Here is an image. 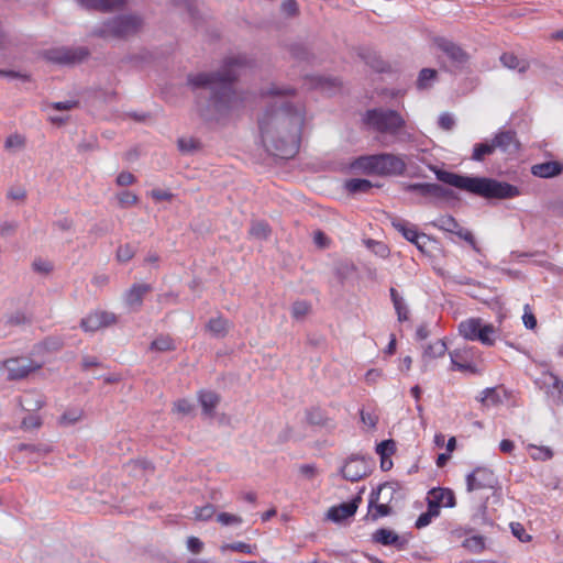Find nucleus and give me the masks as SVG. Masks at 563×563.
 <instances>
[{
    "mask_svg": "<svg viewBox=\"0 0 563 563\" xmlns=\"http://www.w3.org/2000/svg\"><path fill=\"white\" fill-rule=\"evenodd\" d=\"M136 253V247L130 243L120 245L117 250V260L121 263L131 261Z\"/></svg>",
    "mask_w": 563,
    "mask_h": 563,
    "instance_id": "nucleus-40",
    "label": "nucleus"
},
{
    "mask_svg": "<svg viewBox=\"0 0 563 563\" xmlns=\"http://www.w3.org/2000/svg\"><path fill=\"white\" fill-rule=\"evenodd\" d=\"M368 467L364 459L352 456L341 468L342 476L351 482H357L366 476Z\"/></svg>",
    "mask_w": 563,
    "mask_h": 563,
    "instance_id": "nucleus-16",
    "label": "nucleus"
},
{
    "mask_svg": "<svg viewBox=\"0 0 563 563\" xmlns=\"http://www.w3.org/2000/svg\"><path fill=\"white\" fill-rule=\"evenodd\" d=\"M31 322V316L24 310H15L4 317V325L9 328L24 325Z\"/></svg>",
    "mask_w": 563,
    "mask_h": 563,
    "instance_id": "nucleus-31",
    "label": "nucleus"
},
{
    "mask_svg": "<svg viewBox=\"0 0 563 563\" xmlns=\"http://www.w3.org/2000/svg\"><path fill=\"white\" fill-rule=\"evenodd\" d=\"M438 123L442 130L450 131L453 129L455 120L452 114L444 112L439 117Z\"/></svg>",
    "mask_w": 563,
    "mask_h": 563,
    "instance_id": "nucleus-55",
    "label": "nucleus"
},
{
    "mask_svg": "<svg viewBox=\"0 0 563 563\" xmlns=\"http://www.w3.org/2000/svg\"><path fill=\"white\" fill-rule=\"evenodd\" d=\"M410 191L418 192L424 197H437L444 198L448 196L449 191L444 187L438 184H429V183H417L411 184L407 188Z\"/></svg>",
    "mask_w": 563,
    "mask_h": 563,
    "instance_id": "nucleus-22",
    "label": "nucleus"
},
{
    "mask_svg": "<svg viewBox=\"0 0 563 563\" xmlns=\"http://www.w3.org/2000/svg\"><path fill=\"white\" fill-rule=\"evenodd\" d=\"M439 510H434L432 508H430V506H428V509L426 512L421 514L417 521H416V528L418 529H421V528H424L427 527L433 518H437L439 516Z\"/></svg>",
    "mask_w": 563,
    "mask_h": 563,
    "instance_id": "nucleus-45",
    "label": "nucleus"
},
{
    "mask_svg": "<svg viewBox=\"0 0 563 563\" xmlns=\"http://www.w3.org/2000/svg\"><path fill=\"white\" fill-rule=\"evenodd\" d=\"M455 234L459 238H461L462 240H464L465 242H467L473 250H475L477 252L479 251L477 247L476 240L471 231L464 229L463 227H460V229L457 230V232H455Z\"/></svg>",
    "mask_w": 563,
    "mask_h": 563,
    "instance_id": "nucleus-52",
    "label": "nucleus"
},
{
    "mask_svg": "<svg viewBox=\"0 0 563 563\" xmlns=\"http://www.w3.org/2000/svg\"><path fill=\"white\" fill-rule=\"evenodd\" d=\"M87 55L88 52L85 48H55L49 49L45 53V57L47 60L60 65H73L79 63Z\"/></svg>",
    "mask_w": 563,
    "mask_h": 563,
    "instance_id": "nucleus-13",
    "label": "nucleus"
},
{
    "mask_svg": "<svg viewBox=\"0 0 563 563\" xmlns=\"http://www.w3.org/2000/svg\"><path fill=\"white\" fill-rule=\"evenodd\" d=\"M495 148H499L506 153H514L519 150V142L514 131H503L493 139Z\"/></svg>",
    "mask_w": 563,
    "mask_h": 563,
    "instance_id": "nucleus-20",
    "label": "nucleus"
},
{
    "mask_svg": "<svg viewBox=\"0 0 563 563\" xmlns=\"http://www.w3.org/2000/svg\"><path fill=\"white\" fill-rule=\"evenodd\" d=\"M364 122L380 133L397 134L405 125L401 115L394 110L372 109L364 115Z\"/></svg>",
    "mask_w": 563,
    "mask_h": 563,
    "instance_id": "nucleus-6",
    "label": "nucleus"
},
{
    "mask_svg": "<svg viewBox=\"0 0 563 563\" xmlns=\"http://www.w3.org/2000/svg\"><path fill=\"white\" fill-rule=\"evenodd\" d=\"M434 172L440 181L486 199H511L521 195L517 186L493 178L463 176L442 169Z\"/></svg>",
    "mask_w": 563,
    "mask_h": 563,
    "instance_id": "nucleus-3",
    "label": "nucleus"
},
{
    "mask_svg": "<svg viewBox=\"0 0 563 563\" xmlns=\"http://www.w3.org/2000/svg\"><path fill=\"white\" fill-rule=\"evenodd\" d=\"M307 420L312 424H321L324 421V417L320 409L312 408L307 412Z\"/></svg>",
    "mask_w": 563,
    "mask_h": 563,
    "instance_id": "nucleus-56",
    "label": "nucleus"
},
{
    "mask_svg": "<svg viewBox=\"0 0 563 563\" xmlns=\"http://www.w3.org/2000/svg\"><path fill=\"white\" fill-rule=\"evenodd\" d=\"M386 488H393L389 483H384L373 490L368 498V509L365 516L367 521H377L380 518L391 515L393 508L388 503H379L380 493Z\"/></svg>",
    "mask_w": 563,
    "mask_h": 563,
    "instance_id": "nucleus-9",
    "label": "nucleus"
},
{
    "mask_svg": "<svg viewBox=\"0 0 563 563\" xmlns=\"http://www.w3.org/2000/svg\"><path fill=\"white\" fill-rule=\"evenodd\" d=\"M250 235L258 240H266L271 235V228L265 221H255L250 228Z\"/></svg>",
    "mask_w": 563,
    "mask_h": 563,
    "instance_id": "nucleus-35",
    "label": "nucleus"
},
{
    "mask_svg": "<svg viewBox=\"0 0 563 563\" xmlns=\"http://www.w3.org/2000/svg\"><path fill=\"white\" fill-rule=\"evenodd\" d=\"M299 472L307 478H313L317 474V468L312 464H303L299 467Z\"/></svg>",
    "mask_w": 563,
    "mask_h": 563,
    "instance_id": "nucleus-63",
    "label": "nucleus"
},
{
    "mask_svg": "<svg viewBox=\"0 0 563 563\" xmlns=\"http://www.w3.org/2000/svg\"><path fill=\"white\" fill-rule=\"evenodd\" d=\"M363 489L349 503H342L338 506H332L327 514L328 519L334 522H341L355 515L358 506L362 503Z\"/></svg>",
    "mask_w": 563,
    "mask_h": 563,
    "instance_id": "nucleus-15",
    "label": "nucleus"
},
{
    "mask_svg": "<svg viewBox=\"0 0 563 563\" xmlns=\"http://www.w3.org/2000/svg\"><path fill=\"white\" fill-rule=\"evenodd\" d=\"M496 483L493 471L486 467H476L466 476V489L468 493L492 489Z\"/></svg>",
    "mask_w": 563,
    "mask_h": 563,
    "instance_id": "nucleus-11",
    "label": "nucleus"
},
{
    "mask_svg": "<svg viewBox=\"0 0 563 563\" xmlns=\"http://www.w3.org/2000/svg\"><path fill=\"white\" fill-rule=\"evenodd\" d=\"M393 227L402 234V236L409 242H416L418 238V230L415 225H411L405 220L396 219L393 222Z\"/></svg>",
    "mask_w": 563,
    "mask_h": 563,
    "instance_id": "nucleus-29",
    "label": "nucleus"
},
{
    "mask_svg": "<svg viewBox=\"0 0 563 563\" xmlns=\"http://www.w3.org/2000/svg\"><path fill=\"white\" fill-rule=\"evenodd\" d=\"M194 512L196 520L207 521L214 516L216 508L212 505H206L202 507H197Z\"/></svg>",
    "mask_w": 563,
    "mask_h": 563,
    "instance_id": "nucleus-46",
    "label": "nucleus"
},
{
    "mask_svg": "<svg viewBox=\"0 0 563 563\" xmlns=\"http://www.w3.org/2000/svg\"><path fill=\"white\" fill-rule=\"evenodd\" d=\"M78 2L86 8L109 11L122 7L124 0H78Z\"/></svg>",
    "mask_w": 563,
    "mask_h": 563,
    "instance_id": "nucleus-26",
    "label": "nucleus"
},
{
    "mask_svg": "<svg viewBox=\"0 0 563 563\" xmlns=\"http://www.w3.org/2000/svg\"><path fill=\"white\" fill-rule=\"evenodd\" d=\"M245 65V57H230L225 59L221 73H201L188 77L192 88H206L211 92L208 106L200 109L201 117L207 121L223 123L243 108L244 97L232 88V84Z\"/></svg>",
    "mask_w": 563,
    "mask_h": 563,
    "instance_id": "nucleus-2",
    "label": "nucleus"
},
{
    "mask_svg": "<svg viewBox=\"0 0 563 563\" xmlns=\"http://www.w3.org/2000/svg\"><path fill=\"white\" fill-rule=\"evenodd\" d=\"M43 404L44 401L42 396L34 391L25 393L20 399V405L26 411L38 410L42 408Z\"/></svg>",
    "mask_w": 563,
    "mask_h": 563,
    "instance_id": "nucleus-28",
    "label": "nucleus"
},
{
    "mask_svg": "<svg viewBox=\"0 0 563 563\" xmlns=\"http://www.w3.org/2000/svg\"><path fill=\"white\" fill-rule=\"evenodd\" d=\"M446 352V344L442 340H438L429 344L424 350V356L429 358L441 357Z\"/></svg>",
    "mask_w": 563,
    "mask_h": 563,
    "instance_id": "nucleus-38",
    "label": "nucleus"
},
{
    "mask_svg": "<svg viewBox=\"0 0 563 563\" xmlns=\"http://www.w3.org/2000/svg\"><path fill=\"white\" fill-rule=\"evenodd\" d=\"M508 398V391L504 386L488 387L481 391L477 400L485 408L498 407Z\"/></svg>",
    "mask_w": 563,
    "mask_h": 563,
    "instance_id": "nucleus-17",
    "label": "nucleus"
},
{
    "mask_svg": "<svg viewBox=\"0 0 563 563\" xmlns=\"http://www.w3.org/2000/svg\"><path fill=\"white\" fill-rule=\"evenodd\" d=\"M150 349L152 351L167 352L176 349L173 339L169 335H159L152 341Z\"/></svg>",
    "mask_w": 563,
    "mask_h": 563,
    "instance_id": "nucleus-33",
    "label": "nucleus"
},
{
    "mask_svg": "<svg viewBox=\"0 0 563 563\" xmlns=\"http://www.w3.org/2000/svg\"><path fill=\"white\" fill-rule=\"evenodd\" d=\"M501 64L509 69H517L519 73H525L529 68L527 60L518 58L512 53H504L500 56Z\"/></svg>",
    "mask_w": 563,
    "mask_h": 563,
    "instance_id": "nucleus-27",
    "label": "nucleus"
},
{
    "mask_svg": "<svg viewBox=\"0 0 563 563\" xmlns=\"http://www.w3.org/2000/svg\"><path fill=\"white\" fill-rule=\"evenodd\" d=\"M510 529L512 534L521 542H530L531 536L527 533L525 527L520 522H511Z\"/></svg>",
    "mask_w": 563,
    "mask_h": 563,
    "instance_id": "nucleus-47",
    "label": "nucleus"
},
{
    "mask_svg": "<svg viewBox=\"0 0 563 563\" xmlns=\"http://www.w3.org/2000/svg\"><path fill=\"white\" fill-rule=\"evenodd\" d=\"M25 144V140L23 136L19 135V134H13V135H10L7 140H5V148H13V147H23Z\"/></svg>",
    "mask_w": 563,
    "mask_h": 563,
    "instance_id": "nucleus-57",
    "label": "nucleus"
},
{
    "mask_svg": "<svg viewBox=\"0 0 563 563\" xmlns=\"http://www.w3.org/2000/svg\"><path fill=\"white\" fill-rule=\"evenodd\" d=\"M464 545L474 551H483L485 548L484 538L482 536H473L464 541Z\"/></svg>",
    "mask_w": 563,
    "mask_h": 563,
    "instance_id": "nucleus-51",
    "label": "nucleus"
},
{
    "mask_svg": "<svg viewBox=\"0 0 563 563\" xmlns=\"http://www.w3.org/2000/svg\"><path fill=\"white\" fill-rule=\"evenodd\" d=\"M187 548L189 551L197 554L201 552L203 543L197 537H189L187 540Z\"/></svg>",
    "mask_w": 563,
    "mask_h": 563,
    "instance_id": "nucleus-60",
    "label": "nucleus"
},
{
    "mask_svg": "<svg viewBox=\"0 0 563 563\" xmlns=\"http://www.w3.org/2000/svg\"><path fill=\"white\" fill-rule=\"evenodd\" d=\"M291 92L290 89L275 87L267 91L265 95L277 100L258 120L263 145L267 152L284 159L292 158L298 153L305 124V108L284 100Z\"/></svg>",
    "mask_w": 563,
    "mask_h": 563,
    "instance_id": "nucleus-1",
    "label": "nucleus"
},
{
    "mask_svg": "<svg viewBox=\"0 0 563 563\" xmlns=\"http://www.w3.org/2000/svg\"><path fill=\"white\" fill-rule=\"evenodd\" d=\"M556 393V400L563 404V383L558 378H554L552 385V394Z\"/></svg>",
    "mask_w": 563,
    "mask_h": 563,
    "instance_id": "nucleus-62",
    "label": "nucleus"
},
{
    "mask_svg": "<svg viewBox=\"0 0 563 563\" xmlns=\"http://www.w3.org/2000/svg\"><path fill=\"white\" fill-rule=\"evenodd\" d=\"M427 501L430 508L439 511L442 507L452 508L456 504L454 492L445 487H437L429 490Z\"/></svg>",
    "mask_w": 563,
    "mask_h": 563,
    "instance_id": "nucleus-14",
    "label": "nucleus"
},
{
    "mask_svg": "<svg viewBox=\"0 0 563 563\" xmlns=\"http://www.w3.org/2000/svg\"><path fill=\"white\" fill-rule=\"evenodd\" d=\"M372 541L385 547H395L397 550L405 549L407 543L405 539L388 528H379L373 532Z\"/></svg>",
    "mask_w": 563,
    "mask_h": 563,
    "instance_id": "nucleus-18",
    "label": "nucleus"
},
{
    "mask_svg": "<svg viewBox=\"0 0 563 563\" xmlns=\"http://www.w3.org/2000/svg\"><path fill=\"white\" fill-rule=\"evenodd\" d=\"M152 290L147 284H134L125 292V303L131 308H140L144 296Z\"/></svg>",
    "mask_w": 563,
    "mask_h": 563,
    "instance_id": "nucleus-23",
    "label": "nucleus"
},
{
    "mask_svg": "<svg viewBox=\"0 0 563 563\" xmlns=\"http://www.w3.org/2000/svg\"><path fill=\"white\" fill-rule=\"evenodd\" d=\"M82 417L81 410H71L63 413L59 418V424L68 426L79 421Z\"/></svg>",
    "mask_w": 563,
    "mask_h": 563,
    "instance_id": "nucleus-49",
    "label": "nucleus"
},
{
    "mask_svg": "<svg viewBox=\"0 0 563 563\" xmlns=\"http://www.w3.org/2000/svg\"><path fill=\"white\" fill-rule=\"evenodd\" d=\"M437 77V70L432 68H423L418 77L417 86L420 89L428 88L430 86V81L434 80Z\"/></svg>",
    "mask_w": 563,
    "mask_h": 563,
    "instance_id": "nucleus-42",
    "label": "nucleus"
},
{
    "mask_svg": "<svg viewBox=\"0 0 563 563\" xmlns=\"http://www.w3.org/2000/svg\"><path fill=\"white\" fill-rule=\"evenodd\" d=\"M396 451V443L394 440H384L376 446V453L379 457L391 456Z\"/></svg>",
    "mask_w": 563,
    "mask_h": 563,
    "instance_id": "nucleus-44",
    "label": "nucleus"
},
{
    "mask_svg": "<svg viewBox=\"0 0 563 563\" xmlns=\"http://www.w3.org/2000/svg\"><path fill=\"white\" fill-rule=\"evenodd\" d=\"M233 551V552H241L246 554H253L256 550L255 544H249L242 541L233 542V543H227L221 547V551Z\"/></svg>",
    "mask_w": 563,
    "mask_h": 563,
    "instance_id": "nucleus-39",
    "label": "nucleus"
},
{
    "mask_svg": "<svg viewBox=\"0 0 563 563\" xmlns=\"http://www.w3.org/2000/svg\"><path fill=\"white\" fill-rule=\"evenodd\" d=\"M150 196H151L155 201H169V200H172V198H173V194H172V192L166 191V190H162V189H153V190L150 192Z\"/></svg>",
    "mask_w": 563,
    "mask_h": 563,
    "instance_id": "nucleus-59",
    "label": "nucleus"
},
{
    "mask_svg": "<svg viewBox=\"0 0 563 563\" xmlns=\"http://www.w3.org/2000/svg\"><path fill=\"white\" fill-rule=\"evenodd\" d=\"M311 310V306L309 302L305 300H298L292 303L291 307V316L294 319H302L306 317Z\"/></svg>",
    "mask_w": 563,
    "mask_h": 563,
    "instance_id": "nucleus-41",
    "label": "nucleus"
},
{
    "mask_svg": "<svg viewBox=\"0 0 563 563\" xmlns=\"http://www.w3.org/2000/svg\"><path fill=\"white\" fill-rule=\"evenodd\" d=\"M372 183L367 179L352 178L345 183V188L350 192H366L372 188Z\"/></svg>",
    "mask_w": 563,
    "mask_h": 563,
    "instance_id": "nucleus-36",
    "label": "nucleus"
},
{
    "mask_svg": "<svg viewBox=\"0 0 563 563\" xmlns=\"http://www.w3.org/2000/svg\"><path fill=\"white\" fill-rule=\"evenodd\" d=\"M450 358L452 371L473 375L481 373L482 352L475 346L457 347L450 352Z\"/></svg>",
    "mask_w": 563,
    "mask_h": 563,
    "instance_id": "nucleus-8",
    "label": "nucleus"
},
{
    "mask_svg": "<svg viewBox=\"0 0 563 563\" xmlns=\"http://www.w3.org/2000/svg\"><path fill=\"white\" fill-rule=\"evenodd\" d=\"M178 146L181 152H192L199 148V142L192 137L180 139L178 141Z\"/></svg>",
    "mask_w": 563,
    "mask_h": 563,
    "instance_id": "nucleus-54",
    "label": "nucleus"
},
{
    "mask_svg": "<svg viewBox=\"0 0 563 563\" xmlns=\"http://www.w3.org/2000/svg\"><path fill=\"white\" fill-rule=\"evenodd\" d=\"M433 225L437 227L439 230L446 231L450 233L455 234L457 230L460 229V223L449 214L439 217L434 222Z\"/></svg>",
    "mask_w": 563,
    "mask_h": 563,
    "instance_id": "nucleus-32",
    "label": "nucleus"
},
{
    "mask_svg": "<svg viewBox=\"0 0 563 563\" xmlns=\"http://www.w3.org/2000/svg\"><path fill=\"white\" fill-rule=\"evenodd\" d=\"M434 43L454 63L463 64L468 58L467 54L459 45L446 38L438 37L434 40Z\"/></svg>",
    "mask_w": 563,
    "mask_h": 563,
    "instance_id": "nucleus-19",
    "label": "nucleus"
},
{
    "mask_svg": "<svg viewBox=\"0 0 563 563\" xmlns=\"http://www.w3.org/2000/svg\"><path fill=\"white\" fill-rule=\"evenodd\" d=\"M496 148L493 141L490 143H477L474 145L472 159L481 162L485 158V156L493 154Z\"/></svg>",
    "mask_w": 563,
    "mask_h": 563,
    "instance_id": "nucleus-34",
    "label": "nucleus"
},
{
    "mask_svg": "<svg viewBox=\"0 0 563 563\" xmlns=\"http://www.w3.org/2000/svg\"><path fill=\"white\" fill-rule=\"evenodd\" d=\"M217 521L221 526H239L243 522V518L239 515L230 514V512H220L217 515Z\"/></svg>",
    "mask_w": 563,
    "mask_h": 563,
    "instance_id": "nucleus-43",
    "label": "nucleus"
},
{
    "mask_svg": "<svg viewBox=\"0 0 563 563\" xmlns=\"http://www.w3.org/2000/svg\"><path fill=\"white\" fill-rule=\"evenodd\" d=\"M563 166L555 161L536 164L531 167V173L541 178H550L561 174Z\"/></svg>",
    "mask_w": 563,
    "mask_h": 563,
    "instance_id": "nucleus-25",
    "label": "nucleus"
},
{
    "mask_svg": "<svg viewBox=\"0 0 563 563\" xmlns=\"http://www.w3.org/2000/svg\"><path fill=\"white\" fill-rule=\"evenodd\" d=\"M192 408L194 406L188 399H178L174 402L173 410L180 415H189Z\"/></svg>",
    "mask_w": 563,
    "mask_h": 563,
    "instance_id": "nucleus-50",
    "label": "nucleus"
},
{
    "mask_svg": "<svg viewBox=\"0 0 563 563\" xmlns=\"http://www.w3.org/2000/svg\"><path fill=\"white\" fill-rule=\"evenodd\" d=\"M389 292H390V298H391L394 308L397 312L398 320L400 322L408 320L409 311H408V308H407L402 297L398 294V291L394 287H391L389 289Z\"/></svg>",
    "mask_w": 563,
    "mask_h": 563,
    "instance_id": "nucleus-30",
    "label": "nucleus"
},
{
    "mask_svg": "<svg viewBox=\"0 0 563 563\" xmlns=\"http://www.w3.org/2000/svg\"><path fill=\"white\" fill-rule=\"evenodd\" d=\"M118 200L122 208H126V207L136 205L139 201V198L135 194L125 190V191L118 194Z\"/></svg>",
    "mask_w": 563,
    "mask_h": 563,
    "instance_id": "nucleus-48",
    "label": "nucleus"
},
{
    "mask_svg": "<svg viewBox=\"0 0 563 563\" xmlns=\"http://www.w3.org/2000/svg\"><path fill=\"white\" fill-rule=\"evenodd\" d=\"M142 26V20L136 15H123L109 20L96 34L102 37L123 38L135 34Z\"/></svg>",
    "mask_w": 563,
    "mask_h": 563,
    "instance_id": "nucleus-7",
    "label": "nucleus"
},
{
    "mask_svg": "<svg viewBox=\"0 0 563 563\" xmlns=\"http://www.w3.org/2000/svg\"><path fill=\"white\" fill-rule=\"evenodd\" d=\"M41 424H42L41 418L35 415H30L29 417L23 418V420L21 422V427L24 430L36 429V428H40Z\"/></svg>",
    "mask_w": 563,
    "mask_h": 563,
    "instance_id": "nucleus-53",
    "label": "nucleus"
},
{
    "mask_svg": "<svg viewBox=\"0 0 563 563\" xmlns=\"http://www.w3.org/2000/svg\"><path fill=\"white\" fill-rule=\"evenodd\" d=\"M459 333L465 340L493 346L496 342L497 329L492 323H484L481 318H468L460 322Z\"/></svg>",
    "mask_w": 563,
    "mask_h": 563,
    "instance_id": "nucleus-5",
    "label": "nucleus"
},
{
    "mask_svg": "<svg viewBox=\"0 0 563 563\" xmlns=\"http://www.w3.org/2000/svg\"><path fill=\"white\" fill-rule=\"evenodd\" d=\"M136 181V178L133 174H131L130 172H121L118 176H117V184L119 186H129V185H132Z\"/></svg>",
    "mask_w": 563,
    "mask_h": 563,
    "instance_id": "nucleus-58",
    "label": "nucleus"
},
{
    "mask_svg": "<svg viewBox=\"0 0 563 563\" xmlns=\"http://www.w3.org/2000/svg\"><path fill=\"white\" fill-rule=\"evenodd\" d=\"M282 10L287 15H295L298 12V4L295 0H286L282 4Z\"/></svg>",
    "mask_w": 563,
    "mask_h": 563,
    "instance_id": "nucleus-61",
    "label": "nucleus"
},
{
    "mask_svg": "<svg viewBox=\"0 0 563 563\" xmlns=\"http://www.w3.org/2000/svg\"><path fill=\"white\" fill-rule=\"evenodd\" d=\"M197 398L203 413L208 417H213L214 410L221 400L220 395L212 390L201 389L198 391Z\"/></svg>",
    "mask_w": 563,
    "mask_h": 563,
    "instance_id": "nucleus-21",
    "label": "nucleus"
},
{
    "mask_svg": "<svg viewBox=\"0 0 563 563\" xmlns=\"http://www.w3.org/2000/svg\"><path fill=\"white\" fill-rule=\"evenodd\" d=\"M528 450L530 451V456L534 461H547L552 459L553 452L548 446H538L533 444L528 445Z\"/></svg>",
    "mask_w": 563,
    "mask_h": 563,
    "instance_id": "nucleus-37",
    "label": "nucleus"
},
{
    "mask_svg": "<svg viewBox=\"0 0 563 563\" xmlns=\"http://www.w3.org/2000/svg\"><path fill=\"white\" fill-rule=\"evenodd\" d=\"M231 328L232 322L222 314L211 318L206 324V330L214 338H224Z\"/></svg>",
    "mask_w": 563,
    "mask_h": 563,
    "instance_id": "nucleus-24",
    "label": "nucleus"
},
{
    "mask_svg": "<svg viewBox=\"0 0 563 563\" xmlns=\"http://www.w3.org/2000/svg\"><path fill=\"white\" fill-rule=\"evenodd\" d=\"M351 167L366 175L401 176L407 169L405 159L391 153L363 155L351 163Z\"/></svg>",
    "mask_w": 563,
    "mask_h": 563,
    "instance_id": "nucleus-4",
    "label": "nucleus"
},
{
    "mask_svg": "<svg viewBox=\"0 0 563 563\" xmlns=\"http://www.w3.org/2000/svg\"><path fill=\"white\" fill-rule=\"evenodd\" d=\"M8 378L11 380L26 377L30 373L41 368V365L26 357H13L4 361Z\"/></svg>",
    "mask_w": 563,
    "mask_h": 563,
    "instance_id": "nucleus-12",
    "label": "nucleus"
},
{
    "mask_svg": "<svg viewBox=\"0 0 563 563\" xmlns=\"http://www.w3.org/2000/svg\"><path fill=\"white\" fill-rule=\"evenodd\" d=\"M499 450L503 452V453H506V454H511L512 451L515 450V443L514 441L511 440H508V439H504L500 441L499 443Z\"/></svg>",
    "mask_w": 563,
    "mask_h": 563,
    "instance_id": "nucleus-64",
    "label": "nucleus"
},
{
    "mask_svg": "<svg viewBox=\"0 0 563 563\" xmlns=\"http://www.w3.org/2000/svg\"><path fill=\"white\" fill-rule=\"evenodd\" d=\"M117 322L118 317L113 312L96 310L81 319L80 328L85 332H96L98 330L113 325Z\"/></svg>",
    "mask_w": 563,
    "mask_h": 563,
    "instance_id": "nucleus-10",
    "label": "nucleus"
}]
</instances>
